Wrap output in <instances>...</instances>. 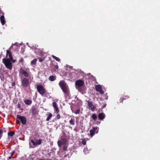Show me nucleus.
I'll use <instances>...</instances> for the list:
<instances>
[{
    "mask_svg": "<svg viewBox=\"0 0 160 160\" xmlns=\"http://www.w3.org/2000/svg\"><path fill=\"white\" fill-rule=\"evenodd\" d=\"M52 105H53V106L54 108L55 107H58L57 105V104L55 102H53L52 103Z\"/></svg>",
    "mask_w": 160,
    "mask_h": 160,
    "instance_id": "nucleus-31",
    "label": "nucleus"
},
{
    "mask_svg": "<svg viewBox=\"0 0 160 160\" xmlns=\"http://www.w3.org/2000/svg\"><path fill=\"white\" fill-rule=\"evenodd\" d=\"M58 65H56L54 66V69H58Z\"/></svg>",
    "mask_w": 160,
    "mask_h": 160,
    "instance_id": "nucleus-35",
    "label": "nucleus"
},
{
    "mask_svg": "<svg viewBox=\"0 0 160 160\" xmlns=\"http://www.w3.org/2000/svg\"><path fill=\"white\" fill-rule=\"evenodd\" d=\"M11 157V156L8 157V159H10L11 158V157Z\"/></svg>",
    "mask_w": 160,
    "mask_h": 160,
    "instance_id": "nucleus-45",
    "label": "nucleus"
},
{
    "mask_svg": "<svg viewBox=\"0 0 160 160\" xmlns=\"http://www.w3.org/2000/svg\"><path fill=\"white\" fill-rule=\"evenodd\" d=\"M31 142L33 145L34 147H36L37 145H40L41 143L42 140L41 139H37L35 142L33 140H32Z\"/></svg>",
    "mask_w": 160,
    "mask_h": 160,
    "instance_id": "nucleus-7",
    "label": "nucleus"
},
{
    "mask_svg": "<svg viewBox=\"0 0 160 160\" xmlns=\"http://www.w3.org/2000/svg\"><path fill=\"white\" fill-rule=\"evenodd\" d=\"M68 148V145L67 143L63 146L62 149L64 151H66Z\"/></svg>",
    "mask_w": 160,
    "mask_h": 160,
    "instance_id": "nucleus-23",
    "label": "nucleus"
},
{
    "mask_svg": "<svg viewBox=\"0 0 160 160\" xmlns=\"http://www.w3.org/2000/svg\"><path fill=\"white\" fill-rule=\"evenodd\" d=\"M19 62H22L23 63L24 62L23 59L22 58H21L20 60H19Z\"/></svg>",
    "mask_w": 160,
    "mask_h": 160,
    "instance_id": "nucleus-33",
    "label": "nucleus"
},
{
    "mask_svg": "<svg viewBox=\"0 0 160 160\" xmlns=\"http://www.w3.org/2000/svg\"><path fill=\"white\" fill-rule=\"evenodd\" d=\"M37 90H44L42 86L41 85H37Z\"/></svg>",
    "mask_w": 160,
    "mask_h": 160,
    "instance_id": "nucleus-20",
    "label": "nucleus"
},
{
    "mask_svg": "<svg viewBox=\"0 0 160 160\" xmlns=\"http://www.w3.org/2000/svg\"><path fill=\"white\" fill-rule=\"evenodd\" d=\"M17 107L18 108H20L21 107V105L20 104H18L17 105Z\"/></svg>",
    "mask_w": 160,
    "mask_h": 160,
    "instance_id": "nucleus-40",
    "label": "nucleus"
},
{
    "mask_svg": "<svg viewBox=\"0 0 160 160\" xmlns=\"http://www.w3.org/2000/svg\"><path fill=\"white\" fill-rule=\"evenodd\" d=\"M106 107V105H104L103 107V108H104V107Z\"/></svg>",
    "mask_w": 160,
    "mask_h": 160,
    "instance_id": "nucleus-46",
    "label": "nucleus"
},
{
    "mask_svg": "<svg viewBox=\"0 0 160 160\" xmlns=\"http://www.w3.org/2000/svg\"><path fill=\"white\" fill-rule=\"evenodd\" d=\"M22 83L24 86H27L29 84V80L26 78H24L22 80Z\"/></svg>",
    "mask_w": 160,
    "mask_h": 160,
    "instance_id": "nucleus-10",
    "label": "nucleus"
},
{
    "mask_svg": "<svg viewBox=\"0 0 160 160\" xmlns=\"http://www.w3.org/2000/svg\"><path fill=\"white\" fill-rule=\"evenodd\" d=\"M24 102L25 104L27 105H30L32 103V101L31 100L27 99L24 100Z\"/></svg>",
    "mask_w": 160,
    "mask_h": 160,
    "instance_id": "nucleus-15",
    "label": "nucleus"
},
{
    "mask_svg": "<svg viewBox=\"0 0 160 160\" xmlns=\"http://www.w3.org/2000/svg\"><path fill=\"white\" fill-rule=\"evenodd\" d=\"M96 90H102V86L100 85H95Z\"/></svg>",
    "mask_w": 160,
    "mask_h": 160,
    "instance_id": "nucleus-19",
    "label": "nucleus"
},
{
    "mask_svg": "<svg viewBox=\"0 0 160 160\" xmlns=\"http://www.w3.org/2000/svg\"><path fill=\"white\" fill-rule=\"evenodd\" d=\"M52 57L53 59H55L57 61H60V59L59 58H58L56 56H55L54 55H52Z\"/></svg>",
    "mask_w": 160,
    "mask_h": 160,
    "instance_id": "nucleus-21",
    "label": "nucleus"
},
{
    "mask_svg": "<svg viewBox=\"0 0 160 160\" xmlns=\"http://www.w3.org/2000/svg\"><path fill=\"white\" fill-rule=\"evenodd\" d=\"M19 73L20 74L23 75L26 77H28L29 76V74L28 72L22 68H21L20 69Z\"/></svg>",
    "mask_w": 160,
    "mask_h": 160,
    "instance_id": "nucleus-8",
    "label": "nucleus"
},
{
    "mask_svg": "<svg viewBox=\"0 0 160 160\" xmlns=\"http://www.w3.org/2000/svg\"><path fill=\"white\" fill-rule=\"evenodd\" d=\"M14 134L15 133L14 132H9L8 133V135L12 137L14 135Z\"/></svg>",
    "mask_w": 160,
    "mask_h": 160,
    "instance_id": "nucleus-24",
    "label": "nucleus"
},
{
    "mask_svg": "<svg viewBox=\"0 0 160 160\" xmlns=\"http://www.w3.org/2000/svg\"><path fill=\"white\" fill-rule=\"evenodd\" d=\"M54 108V109L55 110V112L56 113H58L59 112V109L58 107H55Z\"/></svg>",
    "mask_w": 160,
    "mask_h": 160,
    "instance_id": "nucleus-28",
    "label": "nucleus"
},
{
    "mask_svg": "<svg viewBox=\"0 0 160 160\" xmlns=\"http://www.w3.org/2000/svg\"><path fill=\"white\" fill-rule=\"evenodd\" d=\"M57 143L58 146L60 148H61L62 146L64 145L67 143V142L65 139L62 138L61 140L58 141Z\"/></svg>",
    "mask_w": 160,
    "mask_h": 160,
    "instance_id": "nucleus-4",
    "label": "nucleus"
},
{
    "mask_svg": "<svg viewBox=\"0 0 160 160\" xmlns=\"http://www.w3.org/2000/svg\"><path fill=\"white\" fill-rule=\"evenodd\" d=\"M10 61L12 62V63H14L16 62V60L14 59H13L12 58V60L10 59Z\"/></svg>",
    "mask_w": 160,
    "mask_h": 160,
    "instance_id": "nucleus-36",
    "label": "nucleus"
},
{
    "mask_svg": "<svg viewBox=\"0 0 160 160\" xmlns=\"http://www.w3.org/2000/svg\"><path fill=\"white\" fill-rule=\"evenodd\" d=\"M57 119H58L60 118V116L59 114H58L57 116Z\"/></svg>",
    "mask_w": 160,
    "mask_h": 160,
    "instance_id": "nucleus-37",
    "label": "nucleus"
},
{
    "mask_svg": "<svg viewBox=\"0 0 160 160\" xmlns=\"http://www.w3.org/2000/svg\"><path fill=\"white\" fill-rule=\"evenodd\" d=\"M52 115L51 113H50L48 115V118L46 119L47 121H49L50 119L52 117Z\"/></svg>",
    "mask_w": 160,
    "mask_h": 160,
    "instance_id": "nucleus-27",
    "label": "nucleus"
},
{
    "mask_svg": "<svg viewBox=\"0 0 160 160\" xmlns=\"http://www.w3.org/2000/svg\"><path fill=\"white\" fill-rule=\"evenodd\" d=\"M0 13L2 15H4V13L3 12L2 10L0 8Z\"/></svg>",
    "mask_w": 160,
    "mask_h": 160,
    "instance_id": "nucleus-32",
    "label": "nucleus"
},
{
    "mask_svg": "<svg viewBox=\"0 0 160 160\" xmlns=\"http://www.w3.org/2000/svg\"><path fill=\"white\" fill-rule=\"evenodd\" d=\"M98 130L97 127H94L92 128V129H91L90 131V135L92 138L95 133H98Z\"/></svg>",
    "mask_w": 160,
    "mask_h": 160,
    "instance_id": "nucleus-3",
    "label": "nucleus"
},
{
    "mask_svg": "<svg viewBox=\"0 0 160 160\" xmlns=\"http://www.w3.org/2000/svg\"><path fill=\"white\" fill-rule=\"evenodd\" d=\"M17 118L20 120L22 123L23 125H25L26 123L27 120L25 117L21 116L20 115H18L17 116Z\"/></svg>",
    "mask_w": 160,
    "mask_h": 160,
    "instance_id": "nucleus-5",
    "label": "nucleus"
},
{
    "mask_svg": "<svg viewBox=\"0 0 160 160\" xmlns=\"http://www.w3.org/2000/svg\"><path fill=\"white\" fill-rule=\"evenodd\" d=\"M14 152H12L11 153V157H12L13 156V155L14 154Z\"/></svg>",
    "mask_w": 160,
    "mask_h": 160,
    "instance_id": "nucleus-43",
    "label": "nucleus"
},
{
    "mask_svg": "<svg viewBox=\"0 0 160 160\" xmlns=\"http://www.w3.org/2000/svg\"><path fill=\"white\" fill-rule=\"evenodd\" d=\"M6 56L8 55L9 57V59H10L12 60V55L11 52L9 51V50H6Z\"/></svg>",
    "mask_w": 160,
    "mask_h": 160,
    "instance_id": "nucleus-13",
    "label": "nucleus"
},
{
    "mask_svg": "<svg viewBox=\"0 0 160 160\" xmlns=\"http://www.w3.org/2000/svg\"><path fill=\"white\" fill-rule=\"evenodd\" d=\"M0 20L1 23L2 25H4L6 22L5 20V17L4 15H2L0 17Z\"/></svg>",
    "mask_w": 160,
    "mask_h": 160,
    "instance_id": "nucleus-12",
    "label": "nucleus"
},
{
    "mask_svg": "<svg viewBox=\"0 0 160 160\" xmlns=\"http://www.w3.org/2000/svg\"><path fill=\"white\" fill-rule=\"evenodd\" d=\"M99 91L100 93L101 94H102L104 93L103 91Z\"/></svg>",
    "mask_w": 160,
    "mask_h": 160,
    "instance_id": "nucleus-39",
    "label": "nucleus"
},
{
    "mask_svg": "<svg viewBox=\"0 0 160 160\" xmlns=\"http://www.w3.org/2000/svg\"><path fill=\"white\" fill-rule=\"evenodd\" d=\"M16 122H17V123H19V121L17 120V121H16Z\"/></svg>",
    "mask_w": 160,
    "mask_h": 160,
    "instance_id": "nucleus-44",
    "label": "nucleus"
},
{
    "mask_svg": "<svg viewBox=\"0 0 160 160\" xmlns=\"http://www.w3.org/2000/svg\"><path fill=\"white\" fill-rule=\"evenodd\" d=\"M84 84L83 81L81 80H79L75 82V84L76 86L79 87L82 86Z\"/></svg>",
    "mask_w": 160,
    "mask_h": 160,
    "instance_id": "nucleus-11",
    "label": "nucleus"
},
{
    "mask_svg": "<svg viewBox=\"0 0 160 160\" xmlns=\"http://www.w3.org/2000/svg\"><path fill=\"white\" fill-rule=\"evenodd\" d=\"M38 61L40 62H42L43 61V59L40 58H38Z\"/></svg>",
    "mask_w": 160,
    "mask_h": 160,
    "instance_id": "nucleus-34",
    "label": "nucleus"
},
{
    "mask_svg": "<svg viewBox=\"0 0 160 160\" xmlns=\"http://www.w3.org/2000/svg\"><path fill=\"white\" fill-rule=\"evenodd\" d=\"M56 77L55 76H50L49 78V79L51 81H53L56 79Z\"/></svg>",
    "mask_w": 160,
    "mask_h": 160,
    "instance_id": "nucleus-17",
    "label": "nucleus"
},
{
    "mask_svg": "<svg viewBox=\"0 0 160 160\" xmlns=\"http://www.w3.org/2000/svg\"><path fill=\"white\" fill-rule=\"evenodd\" d=\"M69 123L72 125H73L75 124V119L74 118H71L69 121Z\"/></svg>",
    "mask_w": 160,
    "mask_h": 160,
    "instance_id": "nucleus-18",
    "label": "nucleus"
},
{
    "mask_svg": "<svg viewBox=\"0 0 160 160\" xmlns=\"http://www.w3.org/2000/svg\"><path fill=\"white\" fill-rule=\"evenodd\" d=\"M32 113L33 114H35L37 113L36 110L35 108H33L32 109Z\"/></svg>",
    "mask_w": 160,
    "mask_h": 160,
    "instance_id": "nucleus-29",
    "label": "nucleus"
},
{
    "mask_svg": "<svg viewBox=\"0 0 160 160\" xmlns=\"http://www.w3.org/2000/svg\"><path fill=\"white\" fill-rule=\"evenodd\" d=\"M59 84L62 90H68V87L67 86L66 83L64 81H60Z\"/></svg>",
    "mask_w": 160,
    "mask_h": 160,
    "instance_id": "nucleus-2",
    "label": "nucleus"
},
{
    "mask_svg": "<svg viewBox=\"0 0 160 160\" xmlns=\"http://www.w3.org/2000/svg\"><path fill=\"white\" fill-rule=\"evenodd\" d=\"M92 118L94 120H96L97 118V115L95 114H93L92 115Z\"/></svg>",
    "mask_w": 160,
    "mask_h": 160,
    "instance_id": "nucleus-26",
    "label": "nucleus"
},
{
    "mask_svg": "<svg viewBox=\"0 0 160 160\" xmlns=\"http://www.w3.org/2000/svg\"><path fill=\"white\" fill-rule=\"evenodd\" d=\"M98 116L99 119L102 120L105 118V115L103 113H101L99 114Z\"/></svg>",
    "mask_w": 160,
    "mask_h": 160,
    "instance_id": "nucleus-14",
    "label": "nucleus"
},
{
    "mask_svg": "<svg viewBox=\"0 0 160 160\" xmlns=\"http://www.w3.org/2000/svg\"><path fill=\"white\" fill-rule=\"evenodd\" d=\"M2 129H0V136H1V137L2 136Z\"/></svg>",
    "mask_w": 160,
    "mask_h": 160,
    "instance_id": "nucleus-38",
    "label": "nucleus"
},
{
    "mask_svg": "<svg viewBox=\"0 0 160 160\" xmlns=\"http://www.w3.org/2000/svg\"><path fill=\"white\" fill-rule=\"evenodd\" d=\"M80 91V92L82 93V94H83L84 93V91H82V90H81V91Z\"/></svg>",
    "mask_w": 160,
    "mask_h": 160,
    "instance_id": "nucleus-42",
    "label": "nucleus"
},
{
    "mask_svg": "<svg viewBox=\"0 0 160 160\" xmlns=\"http://www.w3.org/2000/svg\"><path fill=\"white\" fill-rule=\"evenodd\" d=\"M82 143L84 145L86 144V141L85 138H83L82 139Z\"/></svg>",
    "mask_w": 160,
    "mask_h": 160,
    "instance_id": "nucleus-30",
    "label": "nucleus"
},
{
    "mask_svg": "<svg viewBox=\"0 0 160 160\" xmlns=\"http://www.w3.org/2000/svg\"><path fill=\"white\" fill-rule=\"evenodd\" d=\"M108 97H107V98H106V99H107Z\"/></svg>",
    "mask_w": 160,
    "mask_h": 160,
    "instance_id": "nucleus-47",
    "label": "nucleus"
},
{
    "mask_svg": "<svg viewBox=\"0 0 160 160\" xmlns=\"http://www.w3.org/2000/svg\"><path fill=\"white\" fill-rule=\"evenodd\" d=\"M79 102L80 103V105H82V101L81 100H79Z\"/></svg>",
    "mask_w": 160,
    "mask_h": 160,
    "instance_id": "nucleus-41",
    "label": "nucleus"
},
{
    "mask_svg": "<svg viewBox=\"0 0 160 160\" xmlns=\"http://www.w3.org/2000/svg\"><path fill=\"white\" fill-rule=\"evenodd\" d=\"M3 63L4 64L6 68L10 70H11L12 68V63L10 61L9 58H3L2 59Z\"/></svg>",
    "mask_w": 160,
    "mask_h": 160,
    "instance_id": "nucleus-1",
    "label": "nucleus"
},
{
    "mask_svg": "<svg viewBox=\"0 0 160 160\" xmlns=\"http://www.w3.org/2000/svg\"><path fill=\"white\" fill-rule=\"evenodd\" d=\"M38 92L42 96L48 98L50 97L49 93H48L46 91H38Z\"/></svg>",
    "mask_w": 160,
    "mask_h": 160,
    "instance_id": "nucleus-6",
    "label": "nucleus"
},
{
    "mask_svg": "<svg viewBox=\"0 0 160 160\" xmlns=\"http://www.w3.org/2000/svg\"><path fill=\"white\" fill-rule=\"evenodd\" d=\"M88 103L89 109H91L92 111H94L96 109V107L95 105H94L91 102H88Z\"/></svg>",
    "mask_w": 160,
    "mask_h": 160,
    "instance_id": "nucleus-9",
    "label": "nucleus"
},
{
    "mask_svg": "<svg viewBox=\"0 0 160 160\" xmlns=\"http://www.w3.org/2000/svg\"><path fill=\"white\" fill-rule=\"evenodd\" d=\"M64 93L65 97L67 98H69L70 96V93L68 91H63Z\"/></svg>",
    "mask_w": 160,
    "mask_h": 160,
    "instance_id": "nucleus-16",
    "label": "nucleus"
},
{
    "mask_svg": "<svg viewBox=\"0 0 160 160\" xmlns=\"http://www.w3.org/2000/svg\"><path fill=\"white\" fill-rule=\"evenodd\" d=\"M37 61V59H34L31 62V65H35Z\"/></svg>",
    "mask_w": 160,
    "mask_h": 160,
    "instance_id": "nucleus-22",
    "label": "nucleus"
},
{
    "mask_svg": "<svg viewBox=\"0 0 160 160\" xmlns=\"http://www.w3.org/2000/svg\"><path fill=\"white\" fill-rule=\"evenodd\" d=\"M72 112L74 113L75 114H78L81 112V111L80 109H78L75 112L72 111Z\"/></svg>",
    "mask_w": 160,
    "mask_h": 160,
    "instance_id": "nucleus-25",
    "label": "nucleus"
}]
</instances>
